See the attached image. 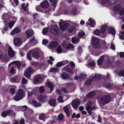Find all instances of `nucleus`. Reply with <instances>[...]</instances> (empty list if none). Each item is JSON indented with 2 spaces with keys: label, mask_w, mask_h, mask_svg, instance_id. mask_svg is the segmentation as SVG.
Returning <instances> with one entry per match:
<instances>
[{
  "label": "nucleus",
  "mask_w": 124,
  "mask_h": 124,
  "mask_svg": "<svg viewBox=\"0 0 124 124\" xmlns=\"http://www.w3.org/2000/svg\"><path fill=\"white\" fill-rule=\"evenodd\" d=\"M97 99L100 104L105 105L111 102V97L109 95L107 94L98 97Z\"/></svg>",
  "instance_id": "obj_1"
},
{
  "label": "nucleus",
  "mask_w": 124,
  "mask_h": 124,
  "mask_svg": "<svg viewBox=\"0 0 124 124\" xmlns=\"http://www.w3.org/2000/svg\"><path fill=\"white\" fill-rule=\"evenodd\" d=\"M91 40L92 41V46L93 47L96 49L101 48V45L100 43V40L97 37H94L92 38Z\"/></svg>",
  "instance_id": "obj_2"
},
{
  "label": "nucleus",
  "mask_w": 124,
  "mask_h": 124,
  "mask_svg": "<svg viewBox=\"0 0 124 124\" xmlns=\"http://www.w3.org/2000/svg\"><path fill=\"white\" fill-rule=\"evenodd\" d=\"M32 55L33 58L37 59L39 58L42 59L43 57V53L38 49H34L32 53Z\"/></svg>",
  "instance_id": "obj_3"
},
{
  "label": "nucleus",
  "mask_w": 124,
  "mask_h": 124,
  "mask_svg": "<svg viewBox=\"0 0 124 124\" xmlns=\"http://www.w3.org/2000/svg\"><path fill=\"white\" fill-rule=\"evenodd\" d=\"M23 97V90L20 89L17 91V93L14 97V99L16 101H18Z\"/></svg>",
  "instance_id": "obj_4"
},
{
  "label": "nucleus",
  "mask_w": 124,
  "mask_h": 124,
  "mask_svg": "<svg viewBox=\"0 0 124 124\" xmlns=\"http://www.w3.org/2000/svg\"><path fill=\"white\" fill-rule=\"evenodd\" d=\"M108 28L107 26L106 25L101 26V29L100 30V37L102 38H104L105 37L106 35V31Z\"/></svg>",
  "instance_id": "obj_5"
},
{
  "label": "nucleus",
  "mask_w": 124,
  "mask_h": 124,
  "mask_svg": "<svg viewBox=\"0 0 124 124\" xmlns=\"http://www.w3.org/2000/svg\"><path fill=\"white\" fill-rule=\"evenodd\" d=\"M60 29L62 31H64L67 29L70 24L68 23L61 22L59 23Z\"/></svg>",
  "instance_id": "obj_6"
},
{
  "label": "nucleus",
  "mask_w": 124,
  "mask_h": 124,
  "mask_svg": "<svg viewBox=\"0 0 124 124\" xmlns=\"http://www.w3.org/2000/svg\"><path fill=\"white\" fill-rule=\"evenodd\" d=\"M33 70V68H31L30 67H29L25 70L24 75L28 78H30Z\"/></svg>",
  "instance_id": "obj_7"
},
{
  "label": "nucleus",
  "mask_w": 124,
  "mask_h": 124,
  "mask_svg": "<svg viewBox=\"0 0 124 124\" xmlns=\"http://www.w3.org/2000/svg\"><path fill=\"white\" fill-rule=\"evenodd\" d=\"M13 43L15 46H19L22 44V39L18 37L15 38L14 39Z\"/></svg>",
  "instance_id": "obj_8"
},
{
  "label": "nucleus",
  "mask_w": 124,
  "mask_h": 124,
  "mask_svg": "<svg viewBox=\"0 0 124 124\" xmlns=\"http://www.w3.org/2000/svg\"><path fill=\"white\" fill-rule=\"evenodd\" d=\"M50 32L55 34H57L59 33V29L57 25H54L50 28Z\"/></svg>",
  "instance_id": "obj_9"
},
{
  "label": "nucleus",
  "mask_w": 124,
  "mask_h": 124,
  "mask_svg": "<svg viewBox=\"0 0 124 124\" xmlns=\"http://www.w3.org/2000/svg\"><path fill=\"white\" fill-rule=\"evenodd\" d=\"M43 78V76L41 74L37 75L35 76L34 78V83L37 84L40 82Z\"/></svg>",
  "instance_id": "obj_10"
},
{
  "label": "nucleus",
  "mask_w": 124,
  "mask_h": 124,
  "mask_svg": "<svg viewBox=\"0 0 124 124\" xmlns=\"http://www.w3.org/2000/svg\"><path fill=\"white\" fill-rule=\"evenodd\" d=\"M117 0H101V3L102 4L107 3L109 5H111L116 2Z\"/></svg>",
  "instance_id": "obj_11"
},
{
  "label": "nucleus",
  "mask_w": 124,
  "mask_h": 124,
  "mask_svg": "<svg viewBox=\"0 0 124 124\" xmlns=\"http://www.w3.org/2000/svg\"><path fill=\"white\" fill-rule=\"evenodd\" d=\"M72 107L75 109H77L80 104L79 100L75 99L73 100L72 102Z\"/></svg>",
  "instance_id": "obj_12"
},
{
  "label": "nucleus",
  "mask_w": 124,
  "mask_h": 124,
  "mask_svg": "<svg viewBox=\"0 0 124 124\" xmlns=\"http://www.w3.org/2000/svg\"><path fill=\"white\" fill-rule=\"evenodd\" d=\"M108 57L105 55H103L101 56L100 59L97 61L98 64L99 66L102 65L105 59Z\"/></svg>",
  "instance_id": "obj_13"
},
{
  "label": "nucleus",
  "mask_w": 124,
  "mask_h": 124,
  "mask_svg": "<svg viewBox=\"0 0 124 124\" xmlns=\"http://www.w3.org/2000/svg\"><path fill=\"white\" fill-rule=\"evenodd\" d=\"M47 97V95H40L38 96L37 99L38 101L41 102H44L46 100Z\"/></svg>",
  "instance_id": "obj_14"
},
{
  "label": "nucleus",
  "mask_w": 124,
  "mask_h": 124,
  "mask_svg": "<svg viewBox=\"0 0 124 124\" xmlns=\"http://www.w3.org/2000/svg\"><path fill=\"white\" fill-rule=\"evenodd\" d=\"M49 4L48 1L46 0L43 1L40 4L41 7L44 8H48L49 6Z\"/></svg>",
  "instance_id": "obj_15"
},
{
  "label": "nucleus",
  "mask_w": 124,
  "mask_h": 124,
  "mask_svg": "<svg viewBox=\"0 0 124 124\" xmlns=\"http://www.w3.org/2000/svg\"><path fill=\"white\" fill-rule=\"evenodd\" d=\"M8 56L11 57H13L15 55L14 52L10 46L8 47Z\"/></svg>",
  "instance_id": "obj_16"
},
{
  "label": "nucleus",
  "mask_w": 124,
  "mask_h": 124,
  "mask_svg": "<svg viewBox=\"0 0 124 124\" xmlns=\"http://www.w3.org/2000/svg\"><path fill=\"white\" fill-rule=\"evenodd\" d=\"M25 33L28 39L30 38L31 36L33 35L34 34L33 31L29 30L26 31Z\"/></svg>",
  "instance_id": "obj_17"
},
{
  "label": "nucleus",
  "mask_w": 124,
  "mask_h": 124,
  "mask_svg": "<svg viewBox=\"0 0 124 124\" xmlns=\"http://www.w3.org/2000/svg\"><path fill=\"white\" fill-rule=\"evenodd\" d=\"M20 32V30L17 27H16L11 32V35H14L15 34L18 33Z\"/></svg>",
  "instance_id": "obj_18"
},
{
  "label": "nucleus",
  "mask_w": 124,
  "mask_h": 124,
  "mask_svg": "<svg viewBox=\"0 0 124 124\" xmlns=\"http://www.w3.org/2000/svg\"><path fill=\"white\" fill-rule=\"evenodd\" d=\"M42 8L40 4L39 5H38L36 6V10L38 11L45 13H46L47 12V11L42 10Z\"/></svg>",
  "instance_id": "obj_19"
},
{
  "label": "nucleus",
  "mask_w": 124,
  "mask_h": 124,
  "mask_svg": "<svg viewBox=\"0 0 124 124\" xmlns=\"http://www.w3.org/2000/svg\"><path fill=\"white\" fill-rule=\"evenodd\" d=\"M78 24H76L75 23H74L73 24V26H72L68 30V31L70 33H72L73 31L75 30V27H78Z\"/></svg>",
  "instance_id": "obj_20"
},
{
  "label": "nucleus",
  "mask_w": 124,
  "mask_h": 124,
  "mask_svg": "<svg viewBox=\"0 0 124 124\" xmlns=\"http://www.w3.org/2000/svg\"><path fill=\"white\" fill-rule=\"evenodd\" d=\"M61 75L62 78L63 79H68L70 78V76L69 74L65 72L62 73Z\"/></svg>",
  "instance_id": "obj_21"
},
{
  "label": "nucleus",
  "mask_w": 124,
  "mask_h": 124,
  "mask_svg": "<svg viewBox=\"0 0 124 124\" xmlns=\"http://www.w3.org/2000/svg\"><path fill=\"white\" fill-rule=\"evenodd\" d=\"M10 80L11 82H18L19 80V77L17 76H16L13 78H10Z\"/></svg>",
  "instance_id": "obj_22"
},
{
  "label": "nucleus",
  "mask_w": 124,
  "mask_h": 124,
  "mask_svg": "<svg viewBox=\"0 0 124 124\" xmlns=\"http://www.w3.org/2000/svg\"><path fill=\"white\" fill-rule=\"evenodd\" d=\"M96 94L95 92L92 91L88 93L86 95V97L88 98H92Z\"/></svg>",
  "instance_id": "obj_23"
},
{
  "label": "nucleus",
  "mask_w": 124,
  "mask_h": 124,
  "mask_svg": "<svg viewBox=\"0 0 124 124\" xmlns=\"http://www.w3.org/2000/svg\"><path fill=\"white\" fill-rule=\"evenodd\" d=\"M46 85L48 87L50 88L51 91H52L53 90L54 85L50 81L47 82L46 83Z\"/></svg>",
  "instance_id": "obj_24"
},
{
  "label": "nucleus",
  "mask_w": 124,
  "mask_h": 124,
  "mask_svg": "<svg viewBox=\"0 0 124 124\" xmlns=\"http://www.w3.org/2000/svg\"><path fill=\"white\" fill-rule=\"evenodd\" d=\"M11 111H12L11 110H7L2 113L1 114L2 116L4 117H5L8 115L10 114Z\"/></svg>",
  "instance_id": "obj_25"
},
{
  "label": "nucleus",
  "mask_w": 124,
  "mask_h": 124,
  "mask_svg": "<svg viewBox=\"0 0 124 124\" xmlns=\"http://www.w3.org/2000/svg\"><path fill=\"white\" fill-rule=\"evenodd\" d=\"M79 41V38L78 37H73L72 38V41L73 43H77Z\"/></svg>",
  "instance_id": "obj_26"
},
{
  "label": "nucleus",
  "mask_w": 124,
  "mask_h": 124,
  "mask_svg": "<svg viewBox=\"0 0 124 124\" xmlns=\"http://www.w3.org/2000/svg\"><path fill=\"white\" fill-rule=\"evenodd\" d=\"M56 102V99H52L49 100V103L51 106H54L55 105Z\"/></svg>",
  "instance_id": "obj_27"
},
{
  "label": "nucleus",
  "mask_w": 124,
  "mask_h": 124,
  "mask_svg": "<svg viewBox=\"0 0 124 124\" xmlns=\"http://www.w3.org/2000/svg\"><path fill=\"white\" fill-rule=\"evenodd\" d=\"M32 102L35 107H38L41 106V104L39 103H38L37 101L34 100L32 101Z\"/></svg>",
  "instance_id": "obj_28"
},
{
  "label": "nucleus",
  "mask_w": 124,
  "mask_h": 124,
  "mask_svg": "<svg viewBox=\"0 0 124 124\" xmlns=\"http://www.w3.org/2000/svg\"><path fill=\"white\" fill-rule=\"evenodd\" d=\"M63 109L64 110V112L66 113L67 115L68 116H70L69 112V109L67 106H66L65 107L63 108Z\"/></svg>",
  "instance_id": "obj_29"
},
{
  "label": "nucleus",
  "mask_w": 124,
  "mask_h": 124,
  "mask_svg": "<svg viewBox=\"0 0 124 124\" xmlns=\"http://www.w3.org/2000/svg\"><path fill=\"white\" fill-rule=\"evenodd\" d=\"M88 20L90 23V25L91 27H93L95 24L94 20L90 18Z\"/></svg>",
  "instance_id": "obj_30"
},
{
  "label": "nucleus",
  "mask_w": 124,
  "mask_h": 124,
  "mask_svg": "<svg viewBox=\"0 0 124 124\" xmlns=\"http://www.w3.org/2000/svg\"><path fill=\"white\" fill-rule=\"evenodd\" d=\"M121 8V6L120 4L116 5L114 8V10L115 11H119Z\"/></svg>",
  "instance_id": "obj_31"
},
{
  "label": "nucleus",
  "mask_w": 124,
  "mask_h": 124,
  "mask_svg": "<svg viewBox=\"0 0 124 124\" xmlns=\"http://www.w3.org/2000/svg\"><path fill=\"white\" fill-rule=\"evenodd\" d=\"M58 45V43L56 41H54L51 42L49 44V46L52 47H56Z\"/></svg>",
  "instance_id": "obj_32"
},
{
  "label": "nucleus",
  "mask_w": 124,
  "mask_h": 124,
  "mask_svg": "<svg viewBox=\"0 0 124 124\" xmlns=\"http://www.w3.org/2000/svg\"><path fill=\"white\" fill-rule=\"evenodd\" d=\"M13 62L15 63L17 66L18 69L19 70L20 67L22 66V64L21 62L19 61H14Z\"/></svg>",
  "instance_id": "obj_33"
},
{
  "label": "nucleus",
  "mask_w": 124,
  "mask_h": 124,
  "mask_svg": "<svg viewBox=\"0 0 124 124\" xmlns=\"http://www.w3.org/2000/svg\"><path fill=\"white\" fill-rule=\"evenodd\" d=\"M109 33L112 34L114 36L115 33H116L115 29L114 28L110 27L109 28Z\"/></svg>",
  "instance_id": "obj_34"
},
{
  "label": "nucleus",
  "mask_w": 124,
  "mask_h": 124,
  "mask_svg": "<svg viewBox=\"0 0 124 124\" xmlns=\"http://www.w3.org/2000/svg\"><path fill=\"white\" fill-rule=\"evenodd\" d=\"M100 78H101L100 76V75H97L96 74L95 75L93 76V77L92 78V79L93 80L97 81L99 79H100Z\"/></svg>",
  "instance_id": "obj_35"
},
{
  "label": "nucleus",
  "mask_w": 124,
  "mask_h": 124,
  "mask_svg": "<svg viewBox=\"0 0 124 124\" xmlns=\"http://www.w3.org/2000/svg\"><path fill=\"white\" fill-rule=\"evenodd\" d=\"M119 76L124 77V69H122L119 70Z\"/></svg>",
  "instance_id": "obj_36"
},
{
  "label": "nucleus",
  "mask_w": 124,
  "mask_h": 124,
  "mask_svg": "<svg viewBox=\"0 0 124 124\" xmlns=\"http://www.w3.org/2000/svg\"><path fill=\"white\" fill-rule=\"evenodd\" d=\"M74 47L73 44H68L66 47V48L68 49H72Z\"/></svg>",
  "instance_id": "obj_37"
},
{
  "label": "nucleus",
  "mask_w": 124,
  "mask_h": 124,
  "mask_svg": "<svg viewBox=\"0 0 124 124\" xmlns=\"http://www.w3.org/2000/svg\"><path fill=\"white\" fill-rule=\"evenodd\" d=\"M92 81L91 79H88L85 83V84L86 86H89L91 83Z\"/></svg>",
  "instance_id": "obj_38"
},
{
  "label": "nucleus",
  "mask_w": 124,
  "mask_h": 124,
  "mask_svg": "<svg viewBox=\"0 0 124 124\" xmlns=\"http://www.w3.org/2000/svg\"><path fill=\"white\" fill-rule=\"evenodd\" d=\"M48 28H45L42 30V32L44 35H45L48 32Z\"/></svg>",
  "instance_id": "obj_39"
},
{
  "label": "nucleus",
  "mask_w": 124,
  "mask_h": 124,
  "mask_svg": "<svg viewBox=\"0 0 124 124\" xmlns=\"http://www.w3.org/2000/svg\"><path fill=\"white\" fill-rule=\"evenodd\" d=\"M95 62L94 61H92L91 62L88 63V67H91L94 66L95 65Z\"/></svg>",
  "instance_id": "obj_40"
},
{
  "label": "nucleus",
  "mask_w": 124,
  "mask_h": 124,
  "mask_svg": "<svg viewBox=\"0 0 124 124\" xmlns=\"http://www.w3.org/2000/svg\"><path fill=\"white\" fill-rule=\"evenodd\" d=\"M58 118L59 121H62L64 119L63 115L62 114H60L58 116Z\"/></svg>",
  "instance_id": "obj_41"
},
{
  "label": "nucleus",
  "mask_w": 124,
  "mask_h": 124,
  "mask_svg": "<svg viewBox=\"0 0 124 124\" xmlns=\"http://www.w3.org/2000/svg\"><path fill=\"white\" fill-rule=\"evenodd\" d=\"M93 33L96 35H100V30H99L97 29L96 30L93 32Z\"/></svg>",
  "instance_id": "obj_42"
},
{
  "label": "nucleus",
  "mask_w": 124,
  "mask_h": 124,
  "mask_svg": "<svg viewBox=\"0 0 124 124\" xmlns=\"http://www.w3.org/2000/svg\"><path fill=\"white\" fill-rule=\"evenodd\" d=\"M85 35V33L84 31L79 32L78 33L79 36L80 38L83 37Z\"/></svg>",
  "instance_id": "obj_43"
},
{
  "label": "nucleus",
  "mask_w": 124,
  "mask_h": 124,
  "mask_svg": "<svg viewBox=\"0 0 124 124\" xmlns=\"http://www.w3.org/2000/svg\"><path fill=\"white\" fill-rule=\"evenodd\" d=\"M31 65L35 67H38L39 66V62H33L31 63Z\"/></svg>",
  "instance_id": "obj_44"
},
{
  "label": "nucleus",
  "mask_w": 124,
  "mask_h": 124,
  "mask_svg": "<svg viewBox=\"0 0 124 124\" xmlns=\"http://www.w3.org/2000/svg\"><path fill=\"white\" fill-rule=\"evenodd\" d=\"M68 44L66 41L64 40L62 44V46L63 47L66 48Z\"/></svg>",
  "instance_id": "obj_45"
},
{
  "label": "nucleus",
  "mask_w": 124,
  "mask_h": 124,
  "mask_svg": "<svg viewBox=\"0 0 124 124\" xmlns=\"http://www.w3.org/2000/svg\"><path fill=\"white\" fill-rule=\"evenodd\" d=\"M77 10L76 8L73 9L71 12V14L74 15H76L77 12Z\"/></svg>",
  "instance_id": "obj_46"
},
{
  "label": "nucleus",
  "mask_w": 124,
  "mask_h": 124,
  "mask_svg": "<svg viewBox=\"0 0 124 124\" xmlns=\"http://www.w3.org/2000/svg\"><path fill=\"white\" fill-rule=\"evenodd\" d=\"M39 91L40 93H42L44 92L45 90L43 86H40L39 88Z\"/></svg>",
  "instance_id": "obj_47"
},
{
  "label": "nucleus",
  "mask_w": 124,
  "mask_h": 124,
  "mask_svg": "<svg viewBox=\"0 0 124 124\" xmlns=\"http://www.w3.org/2000/svg\"><path fill=\"white\" fill-rule=\"evenodd\" d=\"M32 42L34 43H36L37 41L35 39V38L34 36L31 39L30 41H29V43Z\"/></svg>",
  "instance_id": "obj_48"
},
{
  "label": "nucleus",
  "mask_w": 124,
  "mask_h": 124,
  "mask_svg": "<svg viewBox=\"0 0 124 124\" xmlns=\"http://www.w3.org/2000/svg\"><path fill=\"white\" fill-rule=\"evenodd\" d=\"M57 51L59 53H60L62 51V48L61 46H59L57 49Z\"/></svg>",
  "instance_id": "obj_49"
},
{
  "label": "nucleus",
  "mask_w": 124,
  "mask_h": 124,
  "mask_svg": "<svg viewBox=\"0 0 124 124\" xmlns=\"http://www.w3.org/2000/svg\"><path fill=\"white\" fill-rule=\"evenodd\" d=\"M61 90L62 91L64 92L65 93H69L67 89L65 87H62L61 89Z\"/></svg>",
  "instance_id": "obj_50"
},
{
  "label": "nucleus",
  "mask_w": 124,
  "mask_h": 124,
  "mask_svg": "<svg viewBox=\"0 0 124 124\" xmlns=\"http://www.w3.org/2000/svg\"><path fill=\"white\" fill-rule=\"evenodd\" d=\"M31 52L30 51L28 54H27V59L29 60L30 61H31L32 60V58L31 56Z\"/></svg>",
  "instance_id": "obj_51"
},
{
  "label": "nucleus",
  "mask_w": 124,
  "mask_h": 124,
  "mask_svg": "<svg viewBox=\"0 0 124 124\" xmlns=\"http://www.w3.org/2000/svg\"><path fill=\"white\" fill-rule=\"evenodd\" d=\"M51 70L52 72L54 73H55L58 71V69L57 68H51Z\"/></svg>",
  "instance_id": "obj_52"
},
{
  "label": "nucleus",
  "mask_w": 124,
  "mask_h": 124,
  "mask_svg": "<svg viewBox=\"0 0 124 124\" xmlns=\"http://www.w3.org/2000/svg\"><path fill=\"white\" fill-rule=\"evenodd\" d=\"M14 21H12L11 22H10L8 24V26H9V28H11L14 25Z\"/></svg>",
  "instance_id": "obj_53"
},
{
  "label": "nucleus",
  "mask_w": 124,
  "mask_h": 124,
  "mask_svg": "<svg viewBox=\"0 0 124 124\" xmlns=\"http://www.w3.org/2000/svg\"><path fill=\"white\" fill-rule=\"evenodd\" d=\"M119 36V38L123 40H124V34H121L120 32Z\"/></svg>",
  "instance_id": "obj_54"
},
{
  "label": "nucleus",
  "mask_w": 124,
  "mask_h": 124,
  "mask_svg": "<svg viewBox=\"0 0 124 124\" xmlns=\"http://www.w3.org/2000/svg\"><path fill=\"white\" fill-rule=\"evenodd\" d=\"M61 62L62 66L64 65H65L68 63L69 62L67 60L63 61Z\"/></svg>",
  "instance_id": "obj_55"
},
{
  "label": "nucleus",
  "mask_w": 124,
  "mask_h": 124,
  "mask_svg": "<svg viewBox=\"0 0 124 124\" xmlns=\"http://www.w3.org/2000/svg\"><path fill=\"white\" fill-rule=\"evenodd\" d=\"M69 65H66L63 68V70L64 71H67L69 68Z\"/></svg>",
  "instance_id": "obj_56"
},
{
  "label": "nucleus",
  "mask_w": 124,
  "mask_h": 124,
  "mask_svg": "<svg viewBox=\"0 0 124 124\" xmlns=\"http://www.w3.org/2000/svg\"><path fill=\"white\" fill-rule=\"evenodd\" d=\"M27 80L25 79L24 78H23L22 79V83L23 84H25L27 83Z\"/></svg>",
  "instance_id": "obj_57"
},
{
  "label": "nucleus",
  "mask_w": 124,
  "mask_h": 124,
  "mask_svg": "<svg viewBox=\"0 0 124 124\" xmlns=\"http://www.w3.org/2000/svg\"><path fill=\"white\" fill-rule=\"evenodd\" d=\"M74 79L75 80H81L80 75L79 76H75L74 77Z\"/></svg>",
  "instance_id": "obj_58"
},
{
  "label": "nucleus",
  "mask_w": 124,
  "mask_h": 124,
  "mask_svg": "<svg viewBox=\"0 0 124 124\" xmlns=\"http://www.w3.org/2000/svg\"><path fill=\"white\" fill-rule=\"evenodd\" d=\"M86 110L87 111L88 113H89V115H91L92 114V111L89 109V108H88V107H87V106L86 107Z\"/></svg>",
  "instance_id": "obj_59"
},
{
  "label": "nucleus",
  "mask_w": 124,
  "mask_h": 124,
  "mask_svg": "<svg viewBox=\"0 0 124 124\" xmlns=\"http://www.w3.org/2000/svg\"><path fill=\"white\" fill-rule=\"evenodd\" d=\"M51 3L53 6L55 7L56 4V0H53Z\"/></svg>",
  "instance_id": "obj_60"
},
{
  "label": "nucleus",
  "mask_w": 124,
  "mask_h": 124,
  "mask_svg": "<svg viewBox=\"0 0 124 124\" xmlns=\"http://www.w3.org/2000/svg\"><path fill=\"white\" fill-rule=\"evenodd\" d=\"M63 97L62 96H59L58 98L57 99V100L59 102H61L62 101V99Z\"/></svg>",
  "instance_id": "obj_61"
},
{
  "label": "nucleus",
  "mask_w": 124,
  "mask_h": 124,
  "mask_svg": "<svg viewBox=\"0 0 124 124\" xmlns=\"http://www.w3.org/2000/svg\"><path fill=\"white\" fill-rule=\"evenodd\" d=\"M8 24H6L4 25V27L3 28V30L4 31H7L8 29Z\"/></svg>",
  "instance_id": "obj_62"
},
{
  "label": "nucleus",
  "mask_w": 124,
  "mask_h": 124,
  "mask_svg": "<svg viewBox=\"0 0 124 124\" xmlns=\"http://www.w3.org/2000/svg\"><path fill=\"white\" fill-rule=\"evenodd\" d=\"M48 42L46 39H44L43 40L42 42V43L43 45L47 44Z\"/></svg>",
  "instance_id": "obj_63"
},
{
  "label": "nucleus",
  "mask_w": 124,
  "mask_h": 124,
  "mask_svg": "<svg viewBox=\"0 0 124 124\" xmlns=\"http://www.w3.org/2000/svg\"><path fill=\"white\" fill-rule=\"evenodd\" d=\"M120 15H124V8L119 12Z\"/></svg>",
  "instance_id": "obj_64"
}]
</instances>
